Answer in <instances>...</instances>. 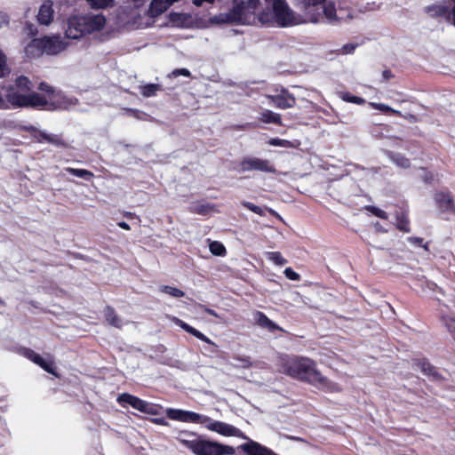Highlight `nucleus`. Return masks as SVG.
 Segmentation results:
<instances>
[{"label":"nucleus","mask_w":455,"mask_h":455,"mask_svg":"<svg viewBox=\"0 0 455 455\" xmlns=\"http://www.w3.org/2000/svg\"><path fill=\"white\" fill-rule=\"evenodd\" d=\"M284 372L299 380L317 385L322 387L328 386V379L315 367V363L306 357H297L288 360L283 364Z\"/></svg>","instance_id":"1"},{"label":"nucleus","mask_w":455,"mask_h":455,"mask_svg":"<svg viewBox=\"0 0 455 455\" xmlns=\"http://www.w3.org/2000/svg\"><path fill=\"white\" fill-rule=\"evenodd\" d=\"M177 440L195 455H234L235 452L232 446L205 440L194 432H181Z\"/></svg>","instance_id":"2"},{"label":"nucleus","mask_w":455,"mask_h":455,"mask_svg":"<svg viewBox=\"0 0 455 455\" xmlns=\"http://www.w3.org/2000/svg\"><path fill=\"white\" fill-rule=\"evenodd\" d=\"M106 21L103 14L74 15L68 20L65 35L68 38L79 39L102 30Z\"/></svg>","instance_id":"3"},{"label":"nucleus","mask_w":455,"mask_h":455,"mask_svg":"<svg viewBox=\"0 0 455 455\" xmlns=\"http://www.w3.org/2000/svg\"><path fill=\"white\" fill-rule=\"evenodd\" d=\"M261 25L267 27L286 28L299 23V16L289 7L285 0L272 5L271 11L260 12Z\"/></svg>","instance_id":"4"},{"label":"nucleus","mask_w":455,"mask_h":455,"mask_svg":"<svg viewBox=\"0 0 455 455\" xmlns=\"http://www.w3.org/2000/svg\"><path fill=\"white\" fill-rule=\"evenodd\" d=\"M317 11L316 14H312L310 20L314 23L327 22L332 25L337 24L341 17L337 15L335 6L332 3H322L311 9V12Z\"/></svg>","instance_id":"5"},{"label":"nucleus","mask_w":455,"mask_h":455,"mask_svg":"<svg viewBox=\"0 0 455 455\" xmlns=\"http://www.w3.org/2000/svg\"><path fill=\"white\" fill-rule=\"evenodd\" d=\"M166 416L170 419L187 423L206 424L211 421V418L206 415L181 409L168 408Z\"/></svg>","instance_id":"6"},{"label":"nucleus","mask_w":455,"mask_h":455,"mask_svg":"<svg viewBox=\"0 0 455 455\" xmlns=\"http://www.w3.org/2000/svg\"><path fill=\"white\" fill-rule=\"evenodd\" d=\"M236 4L239 7L242 25L261 24L260 13L258 15L255 13L259 5V0H247L245 3L241 0Z\"/></svg>","instance_id":"7"},{"label":"nucleus","mask_w":455,"mask_h":455,"mask_svg":"<svg viewBox=\"0 0 455 455\" xmlns=\"http://www.w3.org/2000/svg\"><path fill=\"white\" fill-rule=\"evenodd\" d=\"M240 171L243 172L258 171L267 173L276 172L275 165L269 160L258 157H244L240 163Z\"/></svg>","instance_id":"8"},{"label":"nucleus","mask_w":455,"mask_h":455,"mask_svg":"<svg viewBox=\"0 0 455 455\" xmlns=\"http://www.w3.org/2000/svg\"><path fill=\"white\" fill-rule=\"evenodd\" d=\"M207 429L224 436H235L247 440L248 437L237 427L226 422L212 420L206 423Z\"/></svg>","instance_id":"9"},{"label":"nucleus","mask_w":455,"mask_h":455,"mask_svg":"<svg viewBox=\"0 0 455 455\" xmlns=\"http://www.w3.org/2000/svg\"><path fill=\"white\" fill-rule=\"evenodd\" d=\"M242 18L237 4L225 12H220L210 18V22L216 25H242Z\"/></svg>","instance_id":"10"},{"label":"nucleus","mask_w":455,"mask_h":455,"mask_svg":"<svg viewBox=\"0 0 455 455\" xmlns=\"http://www.w3.org/2000/svg\"><path fill=\"white\" fill-rule=\"evenodd\" d=\"M28 94L12 86L9 87L5 94V101L9 108H25Z\"/></svg>","instance_id":"11"},{"label":"nucleus","mask_w":455,"mask_h":455,"mask_svg":"<svg viewBox=\"0 0 455 455\" xmlns=\"http://www.w3.org/2000/svg\"><path fill=\"white\" fill-rule=\"evenodd\" d=\"M435 202L439 209V211L443 213H454L455 212V204L453 197L451 192L441 191L436 192L435 194Z\"/></svg>","instance_id":"12"},{"label":"nucleus","mask_w":455,"mask_h":455,"mask_svg":"<svg viewBox=\"0 0 455 455\" xmlns=\"http://www.w3.org/2000/svg\"><path fill=\"white\" fill-rule=\"evenodd\" d=\"M268 98L275 108L281 109L291 108L296 104L295 97L284 88L281 90L280 93Z\"/></svg>","instance_id":"13"},{"label":"nucleus","mask_w":455,"mask_h":455,"mask_svg":"<svg viewBox=\"0 0 455 455\" xmlns=\"http://www.w3.org/2000/svg\"><path fill=\"white\" fill-rule=\"evenodd\" d=\"M44 51L48 55L58 54L65 50L67 44L60 36L43 37Z\"/></svg>","instance_id":"14"},{"label":"nucleus","mask_w":455,"mask_h":455,"mask_svg":"<svg viewBox=\"0 0 455 455\" xmlns=\"http://www.w3.org/2000/svg\"><path fill=\"white\" fill-rule=\"evenodd\" d=\"M240 448L247 455H277L269 448L252 440H249L248 443L242 444Z\"/></svg>","instance_id":"15"},{"label":"nucleus","mask_w":455,"mask_h":455,"mask_svg":"<svg viewBox=\"0 0 455 455\" xmlns=\"http://www.w3.org/2000/svg\"><path fill=\"white\" fill-rule=\"evenodd\" d=\"M35 138L39 143L47 142L58 148H67L68 143L62 139L60 134L48 133L44 131H37Z\"/></svg>","instance_id":"16"},{"label":"nucleus","mask_w":455,"mask_h":455,"mask_svg":"<svg viewBox=\"0 0 455 455\" xmlns=\"http://www.w3.org/2000/svg\"><path fill=\"white\" fill-rule=\"evenodd\" d=\"M52 5V2L47 0L40 6L37 14V21L39 24L48 26L52 23L54 14Z\"/></svg>","instance_id":"17"},{"label":"nucleus","mask_w":455,"mask_h":455,"mask_svg":"<svg viewBox=\"0 0 455 455\" xmlns=\"http://www.w3.org/2000/svg\"><path fill=\"white\" fill-rule=\"evenodd\" d=\"M24 52L27 58H37L44 53L43 38L32 39L25 47Z\"/></svg>","instance_id":"18"},{"label":"nucleus","mask_w":455,"mask_h":455,"mask_svg":"<svg viewBox=\"0 0 455 455\" xmlns=\"http://www.w3.org/2000/svg\"><path fill=\"white\" fill-rule=\"evenodd\" d=\"M177 324L182 328L185 331L188 332L189 334L195 336L198 339L208 343L211 345L214 349H212L211 352H215L218 346L211 340L208 337H206L204 333L196 330V328L192 327L191 325L188 324L187 323L183 322L182 320L177 319L176 321Z\"/></svg>","instance_id":"19"},{"label":"nucleus","mask_w":455,"mask_h":455,"mask_svg":"<svg viewBox=\"0 0 455 455\" xmlns=\"http://www.w3.org/2000/svg\"><path fill=\"white\" fill-rule=\"evenodd\" d=\"M117 402L121 404H129L132 408L142 411V410H145V403L147 401H144L137 396H134L132 395L124 393L120 395L117 398Z\"/></svg>","instance_id":"20"},{"label":"nucleus","mask_w":455,"mask_h":455,"mask_svg":"<svg viewBox=\"0 0 455 455\" xmlns=\"http://www.w3.org/2000/svg\"><path fill=\"white\" fill-rule=\"evenodd\" d=\"M254 320L256 323L261 328H265L269 331H283V329L277 325L275 322L270 320L263 312L256 311L254 313Z\"/></svg>","instance_id":"21"},{"label":"nucleus","mask_w":455,"mask_h":455,"mask_svg":"<svg viewBox=\"0 0 455 455\" xmlns=\"http://www.w3.org/2000/svg\"><path fill=\"white\" fill-rule=\"evenodd\" d=\"M24 355L36 364L39 365L45 371L49 373H54L52 364L47 363L40 355L36 354L33 350L26 349Z\"/></svg>","instance_id":"22"},{"label":"nucleus","mask_w":455,"mask_h":455,"mask_svg":"<svg viewBox=\"0 0 455 455\" xmlns=\"http://www.w3.org/2000/svg\"><path fill=\"white\" fill-rule=\"evenodd\" d=\"M447 307L449 309L452 308L451 314L449 315L443 309H441L442 319L450 333L455 339V301L452 302L451 306H448Z\"/></svg>","instance_id":"23"},{"label":"nucleus","mask_w":455,"mask_h":455,"mask_svg":"<svg viewBox=\"0 0 455 455\" xmlns=\"http://www.w3.org/2000/svg\"><path fill=\"white\" fill-rule=\"evenodd\" d=\"M426 12L433 18L444 17L447 20H451V12L449 9L441 4L428 5L425 8Z\"/></svg>","instance_id":"24"},{"label":"nucleus","mask_w":455,"mask_h":455,"mask_svg":"<svg viewBox=\"0 0 455 455\" xmlns=\"http://www.w3.org/2000/svg\"><path fill=\"white\" fill-rule=\"evenodd\" d=\"M48 105L47 100L36 92H32L27 96V104L25 108H44Z\"/></svg>","instance_id":"25"},{"label":"nucleus","mask_w":455,"mask_h":455,"mask_svg":"<svg viewBox=\"0 0 455 455\" xmlns=\"http://www.w3.org/2000/svg\"><path fill=\"white\" fill-rule=\"evenodd\" d=\"M170 6L171 4H167L166 0H152L148 12L151 17H157L164 13Z\"/></svg>","instance_id":"26"},{"label":"nucleus","mask_w":455,"mask_h":455,"mask_svg":"<svg viewBox=\"0 0 455 455\" xmlns=\"http://www.w3.org/2000/svg\"><path fill=\"white\" fill-rule=\"evenodd\" d=\"M419 367L420 368L421 371L428 376L431 377L435 380H440L442 379L441 374L438 372L436 368L433 366L429 362H427L425 359L419 360L418 363Z\"/></svg>","instance_id":"27"},{"label":"nucleus","mask_w":455,"mask_h":455,"mask_svg":"<svg viewBox=\"0 0 455 455\" xmlns=\"http://www.w3.org/2000/svg\"><path fill=\"white\" fill-rule=\"evenodd\" d=\"M104 315L106 317L107 322L110 325H112L116 328L122 327L123 322H122L121 318L116 315L115 309L112 307H110V306L106 307V308L104 310Z\"/></svg>","instance_id":"28"},{"label":"nucleus","mask_w":455,"mask_h":455,"mask_svg":"<svg viewBox=\"0 0 455 455\" xmlns=\"http://www.w3.org/2000/svg\"><path fill=\"white\" fill-rule=\"evenodd\" d=\"M259 119L266 124H282L281 116L268 109H266L261 113Z\"/></svg>","instance_id":"29"},{"label":"nucleus","mask_w":455,"mask_h":455,"mask_svg":"<svg viewBox=\"0 0 455 455\" xmlns=\"http://www.w3.org/2000/svg\"><path fill=\"white\" fill-rule=\"evenodd\" d=\"M160 91H162V86L157 84H148L140 86V92L145 98L154 97Z\"/></svg>","instance_id":"30"},{"label":"nucleus","mask_w":455,"mask_h":455,"mask_svg":"<svg viewBox=\"0 0 455 455\" xmlns=\"http://www.w3.org/2000/svg\"><path fill=\"white\" fill-rule=\"evenodd\" d=\"M88 5L94 10L108 9L114 6L115 0H85Z\"/></svg>","instance_id":"31"},{"label":"nucleus","mask_w":455,"mask_h":455,"mask_svg":"<svg viewBox=\"0 0 455 455\" xmlns=\"http://www.w3.org/2000/svg\"><path fill=\"white\" fill-rule=\"evenodd\" d=\"M12 87L17 88L18 90L27 93L28 92L31 91L32 84L28 77L20 76L17 77V79L15 80V84Z\"/></svg>","instance_id":"32"},{"label":"nucleus","mask_w":455,"mask_h":455,"mask_svg":"<svg viewBox=\"0 0 455 455\" xmlns=\"http://www.w3.org/2000/svg\"><path fill=\"white\" fill-rule=\"evenodd\" d=\"M65 171L69 174H72L76 177L84 179L85 180H90L94 176L92 172L87 171L85 169H75V168L68 167L65 169Z\"/></svg>","instance_id":"33"},{"label":"nucleus","mask_w":455,"mask_h":455,"mask_svg":"<svg viewBox=\"0 0 455 455\" xmlns=\"http://www.w3.org/2000/svg\"><path fill=\"white\" fill-rule=\"evenodd\" d=\"M390 160L395 164L397 166L402 168L410 167V161L408 158L403 156L399 153H389L388 154Z\"/></svg>","instance_id":"34"},{"label":"nucleus","mask_w":455,"mask_h":455,"mask_svg":"<svg viewBox=\"0 0 455 455\" xmlns=\"http://www.w3.org/2000/svg\"><path fill=\"white\" fill-rule=\"evenodd\" d=\"M160 291L168 294L174 298H181L185 295V292L176 287L163 285L160 287Z\"/></svg>","instance_id":"35"},{"label":"nucleus","mask_w":455,"mask_h":455,"mask_svg":"<svg viewBox=\"0 0 455 455\" xmlns=\"http://www.w3.org/2000/svg\"><path fill=\"white\" fill-rule=\"evenodd\" d=\"M209 247L213 255L223 256L226 253V248L220 242L213 241L210 243Z\"/></svg>","instance_id":"36"},{"label":"nucleus","mask_w":455,"mask_h":455,"mask_svg":"<svg viewBox=\"0 0 455 455\" xmlns=\"http://www.w3.org/2000/svg\"><path fill=\"white\" fill-rule=\"evenodd\" d=\"M267 259L277 266H283L288 262L279 251L267 252Z\"/></svg>","instance_id":"37"},{"label":"nucleus","mask_w":455,"mask_h":455,"mask_svg":"<svg viewBox=\"0 0 455 455\" xmlns=\"http://www.w3.org/2000/svg\"><path fill=\"white\" fill-rule=\"evenodd\" d=\"M396 227L398 229L403 230L404 232L410 231L409 220L404 213H402L401 216H397Z\"/></svg>","instance_id":"38"},{"label":"nucleus","mask_w":455,"mask_h":455,"mask_svg":"<svg viewBox=\"0 0 455 455\" xmlns=\"http://www.w3.org/2000/svg\"><path fill=\"white\" fill-rule=\"evenodd\" d=\"M241 204L247 208L248 210L251 211L252 212L259 215V216H264L265 215V210L258 205H255L253 204L251 202H247V201H243L241 203Z\"/></svg>","instance_id":"39"},{"label":"nucleus","mask_w":455,"mask_h":455,"mask_svg":"<svg viewBox=\"0 0 455 455\" xmlns=\"http://www.w3.org/2000/svg\"><path fill=\"white\" fill-rule=\"evenodd\" d=\"M341 98L343 100H345L347 102L355 103L357 105H362L365 102L364 99H363L361 97L354 96V95L350 94L349 92L342 93Z\"/></svg>","instance_id":"40"},{"label":"nucleus","mask_w":455,"mask_h":455,"mask_svg":"<svg viewBox=\"0 0 455 455\" xmlns=\"http://www.w3.org/2000/svg\"><path fill=\"white\" fill-rule=\"evenodd\" d=\"M366 210L371 212L373 215H375L380 219H383V220L387 219V212L376 206H372V205L366 206Z\"/></svg>","instance_id":"41"},{"label":"nucleus","mask_w":455,"mask_h":455,"mask_svg":"<svg viewBox=\"0 0 455 455\" xmlns=\"http://www.w3.org/2000/svg\"><path fill=\"white\" fill-rule=\"evenodd\" d=\"M9 73V68L6 65V57L0 51V78Z\"/></svg>","instance_id":"42"},{"label":"nucleus","mask_w":455,"mask_h":455,"mask_svg":"<svg viewBox=\"0 0 455 455\" xmlns=\"http://www.w3.org/2000/svg\"><path fill=\"white\" fill-rule=\"evenodd\" d=\"M268 144L271 146H274V147H284V148L291 146V142L289 140L279 139V138L270 139L268 141Z\"/></svg>","instance_id":"43"},{"label":"nucleus","mask_w":455,"mask_h":455,"mask_svg":"<svg viewBox=\"0 0 455 455\" xmlns=\"http://www.w3.org/2000/svg\"><path fill=\"white\" fill-rule=\"evenodd\" d=\"M159 409L157 406L154 403L146 402L145 403V410H142L141 412L149 414V415H157L159 413Z\"/></svg>","instance_id":"44"},{"label":"nucleus","mask_w":455,"mask_h":455,"mask_svg":"<svg viewBox=\"0 0 455 455\" xmlns=\"http://www.w3.org/2000/svg\"><path fill=\"white\" fill-rule=\"evenodd\" d=\"M283 273L285 276L291 281H299L300 279V275L291 267H286Z\"/></svg>","instance_id":"45"},{"label":"nucleus","mask_w":455,"mask_h":455,"mask_svg":"<svg viewBox=\"0 0 455 455\" xmlns=\"http://www.w3.org/2000/svg\"><path fill=\"white\" fill-rule=\"evenodd\" d=\"M180 76H184L189 77L191 76V73L187 68H177V69H174L170 75V76H172V77H178Z\"/></svg>","instance_id":"46"},{"label":"nucleus","mask_w":455,"mask_h":455,"mask_svg":"<svg viewBox=\"0 0 455 455\" xmlns=\"http://www.w3.org/2000/svg\"><path fill=\"white\" fill-rule=\"evenodd\" d=\"M325 2V0H303L304 4L306 5L307 12L310 13L311 9L315 5Z\"/></svg>","instance_id":"47"},{"label":"nucleus","mask_w":455,"mask_h":455,"mask_svg":"<svg viewBox=\"0 0 455 455\" xmlns=\"http://www.w3.org/2000/svg\"><path fill=\"white\" fill-rule=\"evenodd\" d=\"M371 106L373 108H375L377 110H380L382 112H395L389 106L385 105L383 103H371Z\"/></svg>","instance_id":"48"},{"label":"nucleus","mask_w":455,"mask_h":455,"mask_svg":"<svg viewBox=\"0 0 455 455\" xmlns=\"http://www.w3.org/2000/svg\"><path fill=\"white\" fill-rule=\"evenodd\" d=\"M357 44H344L342 47V52L345 54H350L352 53L355 48L357 47Z\"/></svg>","instance_id":"49"},{"label":"nucleus","mask_w":455,"mask_h":455,"mask_svg":"<svg viewBox=\"0 0 455 455\" xmlns=\"http://www.w3.org/2000/svg\"><path fill=\"white\" fill-rule=\"evenodd\" d=\"M235 359L239 361L242 363L241 366L243 368H249L251 365V362L250 361L249 357H239V356H237Z\"/></svg>","instance_id":"50"},{"label":"nucleus","mask_w":455,"mask_h":455,"mask_svg":"<svg viewBox=\"0 0 455 455\" xmlns=\"http://www.w3.org/2000/svg\"><path fill=\"white\" fill-rule=\"evenodd\" d=\"M38 88H39L40 91L45 92L48 94H52L54 92L53 88L52 86H50L48 84H46V83H41L39 84Z\"/></svg>","instance_id":"51"},{"label":"nucleus","mask_w":455,"mask_h":455,"mask_svg":"<svg viewBox=\"0 0 455 455\" xmlns=\"http://www.w3.org/2000/svg\"><path fill=\"white\" fill-rule=\"evenodd\" d=\"M199 307L201 309H203L204 312H206L207 314H209V315H212L214 317L220 318L219 314L215 310H213L212 308H209V307H206L205 306L201 305V304L199 305Z\"/></svg>","instance_id":"52"},{"label":"nucleus","mask_w":455,"mask_h":455,"mask_svg":"<svg viewBox=\"0 0 455 455\" xmlns=\"http://www.w3.org/2000/svg\"><path fill=\"white\" fill-rule=\"evenodd\" d=\"M214 2L215 0H192V3L197 7H201L204 4H212Z\"/></svg>","instance_id":"53"},{"label":"nucleus","mask_w":455,"mask_h":455,"mask_svg":"<svg viewBox=\"0 0 455 455\" xmlns=\"http://www.w3.org/2000/svg\"><path fill=\"white\" fill-rule=\"evenodd\" d=\"M151 421L156 425L160 426H168L169 423L164 418H154Z\"/></svg>","instance_id":"54"},{"label":"nucleus","mask_w":455,"mask_h":455,"mask_svg":"<svg viewBox=\"0 0 455 455\" xmlns=\"http://www.w3.org/2000/svg\"><path fill=\"white\" fill-rule=\"evenodd\" d=\"M26 29L28 33L31 36H35L37 34V29L34 24L28 23L26 26Z\"/></svg>","instance_id":"55"},{"label":"nucleus","mask_w":455,"mask_h":455,"mask_svg":"<svg viewBox=\"0 0 455 455\" xmlns=\"http://www.w3.org/2000/svg\"><path fill=\"white\" fill-rule=\"evenodd\" d=\"M409 241H410V243H411L417 246H421L422 243H423V239L420 237H410Z\"/></svg>","instance_id":"56"},{"label":"nucleus","mask_w":455,"mask_h":455,"mask_svg":"<svg viewBox=\"0 0 455 455\" xmlns=\"http://www.w3.org/2000/svg\"><path fill=\"white\" fill-rule=\"evenodd\" d=\"M382 77L385 81H387L389 79H391L392 77H394V75L393 73L391 72V70L389 69H386L382 72Z\"/></svg>","instance_id":"57"},{"label":"nucleus","mask_w":455,"mask_h":455,"mask_svg":"<svg viewBox=\"0 0 455 455\" xmlns=\"http://www.w3.org/2000/svg\"><path fill=\"white\" fill-rule=\"evenodd\" d=\"M9 22L8 16L6 14L0 13V28L3 25H7Z\"/></svg>","instance_id":"58"},{"label":"nucleus","mask_w":455,"mask_h":455,"mask_svg":"<svg viewBox=\"0 0 455 455\" xmlns=\"http://www.w3.org/2000/svg\"><path fill=\"white\" fill-rule=\"evenodd\" d=\"M118 227H120L121 228L123 229H125V230H130V225L128 223H126L125 221H120L118 222Z\"/></svg>","instance_id":"59"},{"label":"nucleus","mask_w":455,"mask_h":455,"mask_svg":"<svg viewBox=\"0 0 455 455\" xmlns=\"http://www.w3.org/2000/svg\"><path fill=\"white\" fill-rule=\"evenodd\" d=\"M451 12V20H452V24L455 26V4H453Z\"/></svg>","instance_id":"60"},{"label":"nucleus","mask_w":455,"mask_h":455,"mask_svg":"<svg viewBox=\"0 0 455 455\" xmlns=\"http://www.w3.org/2000/svg\"><path fill=\"white\" fill-rule=\"evenodd\" d=\"M64 3L68 5H73V4L76 1V0H63Z\"/></svg>","instance_id":"61"},{"label":"nucleus","mask_w":455,"mask_h":455,"mask_svg":"<svg viewBox=\"0 0 455 455\" xmlns=\"http://www.w3.org/2000/svg\"><path fill=\"white\" fill-rule=\"evenodd\" d=\"M423 248L426 250V251H428V243H426L425 244L422 245Z\"/></svg>","instance_id":"62"},{"label":"nucleus","mask_w":455,"mask_h":455,"mask_svg":"<svg viewBox=\"0 0 455 455\" xmlns=\"http://www.w3.org/2000/svg\"><path fill=\"white\" fill-rule=\"evenodd\" d=\"M233 4H236L237 3H239L241 0H231Z\"/></svg>","instance_id":"63"},{"label":"nucleus","mask_w":455,"mask_h":455,"mask_svg":"<svg viewBox=\"0 0 455 455\" xmlns=\"http://www.w3.org/2000/svg\"><path fill=\"white\" fill-rule=\"evenodd\" d=\"M431 179H432V177H431V176H429V177H428V176H427V177L425 178V181L427 182V181H428V180H431Z\"/></svg>","instance_id":"64"}]
</instances>
